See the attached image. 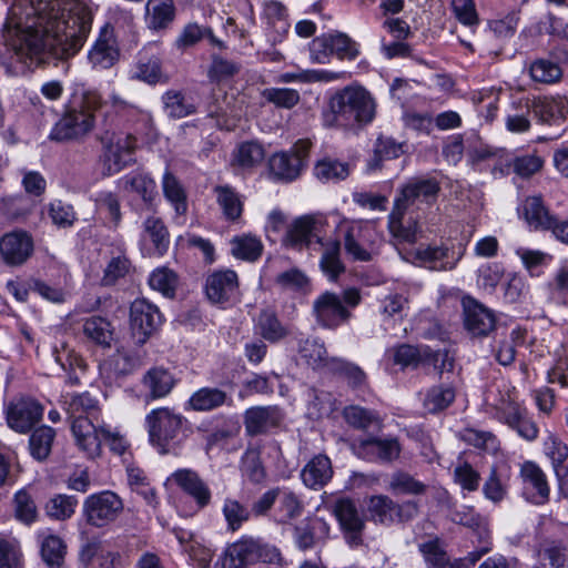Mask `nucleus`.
Here are the masks:
<instances>
[{
  "mask_svg": "<svg viewBox=\"0 0 568 568\" xmlns=\"http://www.w3.org/2000/svg\"><path fill=\"white\" fill-rule=\"evenodd\" d=\"M93 11L83 0H12L2 28L6 45L27 68L68 60L83 47Z\"/></svg>",
  "mask_w": 568,
  "mask_h": 568,
  "instance_id": "1",
  "label": "nucleus"
},
{
  "mask_svg": "<svg viewBox=\"0 0 568 568\" xmlns=\"http://www.w3.org/2000/svg\"><path fill=\"white\" fill-rule=\"evenodd\" d=\"M329 108L333 114V120H326L329 125L368 123L375 115L374 100L362 87L349 85L336 92L329 101Z\"/></svg>",
  "mask_w": 568,
  "mask_h": 568,
  "instance_id": "2",
  "label": "nucleus"
},
{
  "mask_svg": "<svg viewBox=\"0 0 568 568\" xmlns=\"http://www.w3.org/2000/svg\"><path fill=\"white\" fill-rule=\"evenodd\" d=\"M103 99L98 91L83 94L80 109L68 111L52 128L50 139L63 142L88 134L94 126V111L102 109Z\"/></svg>",
  "mask_w": 568,
  "mask_h": 568,
  "instance_id": "3",
  "label": "nucleus"
},
{
  "mask_svg": "<svg viewBox=\"0 0 568 568\" xmlns=\"http://www.w3.org/2000/svg\"><path fill=\"white\" fill-rule=\"evenodd\" d=\"M99 140L102 144L99 163L103 175L116 174L134 162L138 140L133 134H116L105 130L99 135Z\"/></svg>",
  "mask_w": 568,
  "mask_h": 568,
  "instance_id": "4",
  "label": "nucleus"
},
{
  "mask_svg": "<svg viewBox=\"0 0 568 568\" xmlns=\"http://www.w3.org/2000/svg\"><path fill=\"white\" fill-rule=\"evenodd\" d=\"M185 417L170 407L152 409L145 416L150 442L161 454L169 452V447L182 433Z\"/></svg>",
  "mask_w": 568,
  "mask_h": 568,
  "instance_id": "5",
  "label": "nucleus"
},
{
  "mask_svg": "<svg viewBox=\"0 0 568 568\" xmlns=\"http://www.w3.org/2000/svg\"><path fill=\"white\" fill-rule=\"evenodd\" d=\"M281 560L275 547L261 544L253 538H243L227 546L220 558L222 568H246L257 561L274 564Z\"/></svg>",
  "mask_w": 568,
  "mask_h": 568,
  "instance_id": "6",
  "label": "nucleus"
},
{
  "mask_svg": "<svg viewBox=\"0 0 568 568\" xmlns=\"http://www.w3.org/2000/svg\"><path fill=\"white\" fill-rule=\"evenodd\" d=\"M341 229L346 254L354 261H372L376 250L375 229L364 221H343Z\"/></svg>",
  "mask_w": 568,
  "mask_h": 568,
  "instance_id": "7",
  "label": "nucleus"
},
{
  "mask_svg": "<svg viewBox=\"0 0 568 568\" xmlns=\"http://www.w3.org/2000/svg\"><path fill=\"white\" fill-rule=\"evenodd\" d=\"M327 226L326 215L311 213L294 219L286 227L282 243L285 247L302 251L307 248L313 240L323 244L322 235Z\"/></svg>",
  "mask_w": 568,
  "mask_h": 568,
  "instance_id": "8",
  "label": "nucleus"
},
{
  "mask_svg": "<svg viewBox=\"0 0 568 568\" xmlns=\"http://www.w3.org/2000/svg\"><path fill=\"white\" fill-rule=\"evenodd\" d=\"M418 506L415 501L398 504L386 495L371 496L367 501V516L375 524L392 526L415 518Z\"/></svg>",
  "mask_w": 568,
  "mask_h": 568,
  "instance_id": "9",
  "label": "nucleus"
},
{
  "mask_svg": "<svg viewBox=\"0 0 568 568\" xmlns=\"http://www.w3.org/2000/svg\"><path fill=\"white\" fill-rule=\"evenodd\" d=\"M123 500L111 490H103L88 496L83 503V515L94 527H104L123 511Z\"/></svg>",
  "mask_w": 568,
  "mask_h": 568,
  "instance_id": "10",
  "label": "nucleus"
},
{
  "mask_svg": "<svg viewBox=\"0 0 568 568\" xmlns=\"http://www.w3.org/2000/svg\"><path fill=\"white\" fill-rule=\"evenodd\" d=\"M102 418L89 420L78 418L71 422V434L75 446L85 457L94 459L102 453V429H105Z\"/></svg>",
  "mask_w": 568,
  "mask_h": 568,
  "instance_id": "11",
  "label": "nucleus"
},
{
  "mask_svg": "<svg viewBox=\"0 0 568 568\" xmlns=\"http://www.w3.org/2000/svg\"><path fill=\"white\" fill-rule=\"evenodd\" d=\"M519 478L521 481V495L530 504L541 506L549 501L550 486L547 475L540 466L526 460L520 465Z\"/></svg>",
  "mask_w": 568,
  "mask_h": 568,
  "instance_id": "12",
  "label": "nucleus"
},
{
  "mask_svg": "<svg viewBox=\"0 0 568 568\" xmlns=\"http://www.w3.org/2000/svg\"><path fill=\"white\" fill-rule=\"evenodd\" d=\"M313 314L320 326L334 329L348 322L352 316L339 295L324 292L313 302Z\"/></svg>",
  "mask_w": 568,
  "mask_h": 568,
  "instance_id": "13",
  "label": "nucleus"
},
{
  "mask_svg": "<svg viewBox=\"0 0 568 568\" xmlns=\"http://www.w3.org/2000/svg\"><path fill=\"white\" fill-rule=\"evenodd\" d=\"M161 322L162 317L159 308L145 298H138L131 304V329L139 343H145Z\"/></svg>",
  "mask_w": 568,
  "mask_h": 568,
  "instance_id": "14",
  "label": "nucleus"
},
{
  "mask_svg": "<svg viewBox=\"0 0 568 568\" xmlns=\"http://www.w3.org/2000/svg\"><path fill=\"white\" fill-rule=\"evenodd\" d=\"M465 328L473 336H487L496 326V317L491 310L471 296L462 298Z\"/></svg>",
  "mask_w": 568,
  "mask_h": 568,
  "instance_id": "15",
  "label": "nucleus"
},
{
  "mask_svg": "<svg viewBox=\"0 0 568 568\" xmlns=\"http://www.w3.org/2000/svg\"><path fill=\"white\" fill-rule=\"evenodd\" d=\"M333 514L345 535L346 541L353 547L361 545L365 520L359 515L355 503L349 498H339L333 506Z\"/></svg>",
  "mask_w": 568,
  "mask_h": 568,
  "instance_id": "16",
  "label": "nucleus"
},
{
  "mask_svg": "<svg viewBox=\"0 0 568 568\" xmlns=\"http://www.w3.org/2000/svg\"><path fill=\"white\" fill-rule=\"evenodd\" d=\"M33 250V239L26 231H12L0 239V256L10 266L24 264L32 255Z\"/></svg>",
  "mask_w": 568,
  "mask_h": 568,
  "instance_id": "17",
  "label": "nucleus"
},
{
  "mask_svg": "<svg viewBox=\"0 0 568 568\" xmlns=\"http://www.w3.org/2000/svg\"><path fill=\"white\" fill-rule=\"evenodd\" d=\"M439 191V183L435 179H412L402 187L394 204L406 210L418 203L432 205Z\"/></svg>",
  "mask_w": 568,
  "mask_h": 568,
  "instance_id": "18",
  "label": "nucleus"
},
{
  "mask_svg": "<svg viewBox=\"0 0 568 568\" xmlns=\"http://www.w3.org/2000/svg\"><path fill=\"white\" fill-rule=\"evenodd\" d=\"M43 416V407L32 398H21L11 403L7 409L8 426L17 433L26 434Z\"/></svg>",
  "mask_w": 568,
  "mask_h": 568,
  "instance_id": "19",
  "label": "nucleus"
},
{
  "mask_svg": "<svg viewBox=\"0 0 568 568\" xmlns=\"http://www.w3.org/2000/svg\"><path fill=\"white\" fill-rule=\"evenodd\" d=\"M207 298L214 304L233 302L239 294V277L232 270H219L210 274L205 282Z\"/></svg>",
  "mask_w": 568,
  "mask_h": 568,
  "instance_id": "20",
  "label": "nucleus"
},
{
  "mask_svg": "<svg viewBox=\"0 0 568 568\" xmlns=\"http://www.w3.org/2000/svg\"><path fill=\"white\" fill-rule=\"evenodd\" d=\"M141 242L151 256H163L170 245V233L163 221L155 216H148L142 223Z\"/></svg>",
  "mask_w": 568,
  "mask_h": 568,
  "instance_id": "21",
  "label": "nucleus"
},
{
  "mask_svg": "<svg viewBox=\"0 0 568 568\" xmlns=\"http://www.w3.org/2000/svg\"><path fill=\"white\" fill-rule=\"evenodd\" d=\"M356 450L366 460L389 463L399 457L400 445L396 438H369L361 440Z\"/></svg>",
  "mask_w": 568,
  "mask_h": 568,
  "instance_id": "22",
  "label": "nucleus"
},
{
  "mask_svg": "<svg viewBox=\"0 0 568 568\" xmlns=\"http://www.w3.org/2000/svg\"><path fill=\"white\" fill-rule=\"evenodd\" d=\"M171 479L195 501L200 509L211 503L212 494L209 486L194 470L178 469L171 475Z\"/></svg>",
  "mask_w": 568,
  "mask_h": 568,
  "instance_id": "23",
  "label": "nucleus"
},
{
  "mask_svg": "<svg viewBox=\"0 0 568 568\" xmlns=\"http://www.w3.org/2000/svg\"><path fill=\"white\" fill-rule=\"evenodd\" d=\"M520 215L528 226L535 231H551L557 217L545 205L541 195H531L525 199Z\"/></svg>",
  "mask_w": 568,
  "mask_h": 568,
  "instance_id": "24",
  "label": "nucleus"
},
{
  "mask_svg": "<svg viewBox=\"0 0 568 568\" xmlns=\"http://www.w3.org/2000/svg\"><path fill=\"white\" fill-rule=\"evenodd\" d=\"M120 57V51L112 30H101L92 49L89 52V61L94 68L109 69Z\"/></svg>",
  "mask_w": 568,
  "mask_h": 568,
  "instance_id": "25",
  "label": "nucleus"
},
{
  "mask_svg": "<svg viewBox=\"0 0 568 568\" xmlns=\"http://www.w3.org/2000/svg\"><path fill=\"white\" fill-rule=\"evenodd\" d=\"M406 209L394 207L388 215V231L396 244H414L417 242L422 233L420 224L416 219H408L404 222Z\"/></svg>",
  "mask_w": 568,
  "mask_h": 568,
  "instance_id": "26",
  "label": "nucleus"
},
{
  "mask_svg": "<svg viewBox=\"0 0 568 568\" xmlns=\"http://www.w3.org/2000/svg\"><path fill=\"white\" fill-rule=\"evenodd\" d=\"M282 419L276 406H256L248 408L244 414L245 430L248 435L266 433L276 427Z\"/></svg>",
  "mask_w": 568,
  "mask_h": 568,
  "instance_id": "27",
  "label": "nucleus"
},
{
  "mask_svg": "<svg viewBox=\"0 0 568 568\" xmlns=\"http://www.w3.org/2000/svg\"><path fill=\"white\" fill-rule=\"evenodd\" d=\"M510 466L506 463L495 464L483 485L484 496L494 504L501 503L508 495Z\"/></svg>",
  "mask_w": 568,
  "mask_h": 568,
  "instance_id": "28",
  "label": "nucleus"
},
{
  "mask_svg": "<svg viewBox=\"0 0 568 568\" xmlns=\"http://www.w3.org/2000/svg\"><path fill=\"white\" fill-rule=\"evenodd\" d=\"M331 459L323 454L314 456L302 469L303 484L312 489L323 488L333 477Z\"/></svg>",
  "mask_w": 568,
  "mask_h": 568,
  "instance_id": "29",
  "label": "nucleus"
},
{
  "mask_svg": "<svg viewBox=\"0 0 568 568\" xmlns=\"http://www.w3.org/2000/svg\"><path fill=\"white\" fill-rule=\"evenodd\" d=\"M176 9L173 0H148L145 24L150 30H166L174 21Z\"/></svg>",
  "mask_w": 568,
  "mask_h": 568,
  "instance_id": "30",
  "label": "nucleus"
},
{
  "mask_svg": "<svg viewBox=\"0 0 568 568\" xmlns=\"http://www.w3.org/2000/svg\"><path fill=\"white\" fill-rule=\"evenodd\" d=\"M412 256L420 266L433 271H452L457 264L456 261L448 260L449 248L446 246L418 247L412 253Z\"/></svg>",
  "mask_w": 568,
  "mask_h": 568,
  "instance_id": "31",
  "label": "nucleus"
},
{
  "mask_svg": "<svg viewBox=\"0 0 568 568\" xmlns=\"http://www.w3.org/2000/svg\"><path fill=\"white\" fill-rule=\"evenodd\" d=\"M64 404L71 422L78 418H88L89 420L101 418L99 402L88 392L68 394Z\"/></svg>",
  "mask_w": 568,
  "mask_h": 568,
  "instance_id": "32",
  "label": "nucleus"
},
{
  "mask_svg": "<svg viewBox=\"0 0 568 568\" xmlns=\"http://www.w3.org/2000/svg\"><path fill=\"white\" fill-rule=\"evenodd\" d=\"M313 174L322 183H338L351 174L347 162L325 155L315 162Z\"/></svg>",
  "mask_w": 568,
  "mask_h": 568,
  "instance_id": "33",
  "label": "nucleus"
},
{
  "mask_svg": "<svg viewBox=\"0 0 568 568\" xmlns=\"http://www.w3.org/2000/svg\"><path fill=\"white\" fill-rule=\"evenodd\" d=\"M142 384L148 389L149 399H159L171 393L175 381L168 369L153 367L144 374Z\"/></svg>",
  "mask_w": 568,
  "mask_h": 568,
  "instance_id": "34",
  "label": "nucleus"
},
{
  "mask_svg": "<svg viewBox=\"0 0 568 568\" xmlns=\"http://www.w3.org/2000/svg\"><path fill=\"white\" fill-rule=\"evenodd\" d=\"M268 166L273 178L282 182L296 180L304 169L298 158H292V154L287 152L273 154L268 161Z\"/></svg>",
  "mask_w": 568,
  "mask_h": 568,
  "instance_id": "35",
  "label": "nucleus"
},
{
  "mask_svg": "<svg viewBox=\"0 0 568 568\" xmlns=\"http://www.w3.org/2000/svg\"><path fill=\"white\" fill-rule=\"evenodd\" d=\"M528 74L535 83L552 85L561 81L564 71L559 63L548 58H539L530 62Z\"/></svg>",
  "mask_w": 568,
  "mask_h": 568,
  "instance_id": "36",
  "label": "nucleus"
},
{
  "mask_svg": "<svg viewBox=\"0 0 568 568\" xmlns=\"http://www.w3.org/2000/svg\"><path fill=\"white\" fill-rule=\"evenodd\" d=\"M126 192L139 195L148 206H153L158 196L156 183L148 174L134 173L125 175L122 180Z\"/></svg>",
  "mask_w": 568,
  "mask_h": 568,
  "instance_id": "37",
  "label": "nucleus"
},
{
  "mask_svg": "<svg viewBox=\"0 0 568 568\" xmlns=\"http://www.w3.org/2000/svg\"><path fill=\"white\" fill-rule=\"evenodd\" d=\"M227 395L216 387H203L192 394L189 399L190 407L195 412H209L223 406Z\"/></svg>",
  "mask_w": 568,
  "mask_h": 568,
  "instance_id": "38",
  "label": "nucleus"
},
{
  "mask_svg": "<svg viewBox=\"0 0 568 568\" xmlns=\"http://www.w3.org/2000/svg\"><path fill=\"white\" fill-rule=\"evenodd\" d=\"M54 428L42 425L36 428L29 438V450L31 456L37 460H45L52 449L55 439Z\"/></svg>",
  "mask_w": 568,
  "mask_h": 568,
  "instance_id": "39",
  "label": "nucleus"
},
{
  "mask_svg": "<svg viewBox=\"0 0 568 568\" xmlns=\"http://www.w3.org/2000/svg\"><path fill=\"white\" fill-rule=\"evenodd\" d=\"M322 245L324 250L320 261L321 270L328 280L335 281L345 272V265L341 260V243L338 241H329Z\"/></svg>",
  "mask_w": 568,
  "mask_h": 568,
  "instance_id": "40",
  "label": "nucleus"
},
{
  "mask_svg": "<svg viewBox=\"0 0 568 568\" xmlns=\"http://www.w3.org/2000/svg\"><path fill=\"white\" fill-rule=\"evenodd\" d=\"M39 541L43 561L51 568L60 567L65 554L63 540L59 536L41 532L39 534Z\"/></svg>",
  "mask_w": 568,
  "mask_h": 568,
  "instance_id": "41",
  "label": "nucleus"
},
{
  "mask_svg": "<svg viewBox=\"0 0 568 568\" xmlns=\"http://www.w3.org/2000/svg\"><path fill=\"white\" fill-rule=\"evenodd\" d=\"M136 78L149 83L166 82L168 77L162 72V60L156 54L142 52L136 64Z\"/></svg>",
  "mask_w": 568,
  "mask_h": 568,
  "instance_id": "42",
  "label": "nucleus"
},
{
  "mask_svg": "<svg viewBox=\"0 0 568 568\" xmlns=\"http://www.w3.org/2000/svg\"><path fill=\"white\" fill-rule=\"evenodd\" d=\"M164 111L170 118L182 119L196 112L195 104L181 91L169 90L162 95Z\"/></svg>",
  "mask_w": 568,
  "mask_h": 568,
  "instance_id": "43",
  "label": "nucleus"
},
{
  "mask_svg": "<svg viewBox=\"0 0 568 568\" xmlns=\"http://www.w3.org/2000/svg\"><path fill=\"white\" fill-rule=\"evenodd\" d=\"M162 190L175 212L180 215L185 214L187 211L186 193L180 181L170 171H165L163 175Z\"/></svg>",
  "mask_w": 568,
  "mask_h": 568,
  "instance_id": "44",
  "label": "nucleus"
},
{
  "mask_svg": "<svg viewBox=\"0 0 568 568\" xmlns=\"http://www.w3.org/2000/svg\"><path fill=\"white\" fill-rule=\"evenodd\" d=\"M83 334L93 343L110 347L113 338L111 324L101 316H92L83 323Z\"/></svg>",
  "mask_w": 568,
  "mask_h": 568,
  "instance_id": "45",
  "label": "nucleus"
},
{
  "mask_svg": "<svg viewBox=\"0 0 568 568\" xmlns=\"http://www.w3.org/2000/svg\"><path fill=\"white\" fill-rule=\"evenodd\" d=\"M452 386L436 385L430 387L424 398V408L432 414L446 409L455 400Z\"/></svg>",
  "mask_w": 568,
  "mask_h": 568,
  "instance_id": "46",
  "label": "nucleus"
},
{
  "mask_svg": "<svg viewBox=\"0 0 568 568\" xmlns=\"http://www.w3.org/2000/svg\"><path fill=\"white\" fill-rule=\"evenodd\" d=\"M334 55L338 60L354 61L359 55V45L348 34L339 31L327 32Z\"/></svg>",
  "mask_w": 568,
  "mask_h": 568,
  "instance_id": "47",
  "label": "nucleus"
},
{
  "mask_svg": "<svg viewBox=\"0 0 568 568\" xmlns=\"http://www.w3.org/2000/svg\"><path fill=\"white\" fill-rule=\"evenodd\" d=\"M217 203L227 220H237L243 211V204L239 194L230 186H216L214 189Z\"/></svg>",
  "mask_w": 568,
  "mask_h": 568,
  "instance_id": "48",
  "label": "nucleus"
},
{
  "mask_svg": "<svg viewBox=\"0 0 568 568\" xmlns=\"http://www.w3.org/2000/svg\"><path fill=\"white\" fill-rule=\"evenodd\" d=\"M222 513L231 531H237L244 523L251 517V510L239 500L226 498L224 500Z\"/></svg>",
  "mask_w": 568,
  "mask_h": 568,
  "instance_id": "49",
  "label": "nucleus"
},
{
  "mask_svg": "<svg viewBox=\"0 0 568 568\" xmlns=\"http://www.w3.org/2000/svg\"><path fill=\"white\" fill-rule=\"evenodd\" d=\"M231 245L232 254L235 257L251 262L257 260L263 250L261 241L251 235L234 237Z\"/></svg>",
  "mask_w": 568,
  "mask_h": 568,
  "instance_id": "50",
  "label": "nucleus"
},
{
  "mask_svg": "<svg viewBox=\"0 0 568 568\" xmlns=\"http://www.w3.org/2000/svg\"><path fill=\"white\" fill-rule=\"evenodd\" d=\"M301 357L313 368H320L327 364V352L318 338H306L298 348Z\"/></svg>",
  "mask_w": 568,
  "mask_h": 568,
  "instance_id": "51",
  "label": "nucleus"
},
{
  "mask_svg": "<svg viewBox=\"0 0 568 568\" xmlns=\"http://www.w3.org/2000/svg\"><path fill=\"white\" fill-rule=\"evenodd\" d=\"M149 284L164 296L173 297L178 287V275L168 267H159L151 273Z\"/></svg>",
  "mask_w": 568,
  "mask_h": 568,
  "instance_id": "52",
  "label": "nucleus"
},
{
  "mask_svg": "<svg viewBox=\"0 0 568 568\" xmlns=\"http://www.w3.org/2000/svg\"><path fill=\"white\" fill-rule=\"evenodd\" d=\"M344 417L349 425L359 429H367L372 426L378 427L381 425L379 418L374 412L359 406L346 407L344 409Z\"/></svg>",
  "mask_w": 568,
  "mask_h": 568,
  "instance_id": "53",
  "label": "nucleus"
},
{
  "mask_svg": "<svg viewBox=\"0 0 568 568\" xmlns=\"http://www.w3.org/2000/svg\"><path fill=\"white\" fill-rule=\"evenodd\" d=\"M262 336L268 342H277L287 335L286 328L281 324L274 313L265 311L258 317Z\"/></svg>",
  "mask_w": 568,
  "mask_h": 568,
  "instance_id": "54",
  "label": "nucleus"
},
{
  "mask_svg": "<svg viewBox=\"0 0 568 568\" xmlns=\"http://www.w3.org/2000/svg\"><path fill=\"white\" fill-rule=\"evenodd\" d=\"M75 505L74 497L58 495L47 503L45 513L51 518L64 520L74 514Z\"/></svg>",
  "mask_w": 568,
  "mask_h": 568,
  "instance_id": "55",
  "label": "nucleus"
},
{
  "mask_svg": "<svg viewBox=\"0 0 568 568\" xmlns=\"http://www.w3.org/2000/svg\"><path fill=\"white\" fill-rule=\"evenodd\" d=\"M14 511L16 517L26 525L37 520V506L27 490L21 489L14 495Z\"/></svg>",
  "mask_w": 568,
  "mask_h": 568,
  "instance_id": "56",
  "label": "nucleus"
},
{
  "mask_svg": "<svg viewBox=\"0 0 568 568\" xmlns=\"http://www.w3.org/2000/svg\"><path fill=\"white\" fill-rule=\"evenodd\" d=\"M545 568H568V549L561 544L551 542L540 551Z\"/></svg>",
  "mask_w": 568,
  "mask_h": 568,
  "instance_id": "57",
  "label": "nucleus"
},
{
  "mask_svg": "<svg viewBox=\"0 0 568 568\" xmlns=\"http://www.w3.org/2000/svg\"><path fill=\"white\" fill-rule=\"evenodd\" d=\"M514 112L507 114L505 119L506 129L513 133H525L530 129V120L524 108V100L514 102L511 104Z\"/></svg>",
  "mask_w": 568,
  "mask_h": 568,
  "instance_id": "58",
  "label": "nucleus"
},
{
  "mask_svg": "<svg viewBox=\"0 0 568 568\" xmlns=\"http://www.w3.org/2000/svg\"><path fill=\"white\" fill-rule=\"evenodd\" d=\"M49 216L58 227H70L77 221L73 206L61 200H54L49 204Z\"/></svg>",
  "mask_w": 568,
  "mask_h": 568,
  "instance_id": "59",
  "label": "nucleus"
},
{
  "mask_svg": "<svg viewBox=\"0 0 568 568\" xmlns=\"http://www.w3.org/2000/svg\"><path fill=\"white\" fill-rule=\"evenodd\" d=\"M454 479L464 490L476 491L480 474L467 462L459 463L454 469Z\"/></svg>",
  "mask_w": 568,
  "mask_h": 568,
  "instance_id": "60",
  "label": "nucleus"
},
{
  "mask_svg": "<svg viewBox=\"0 0 568 568\" xmlns=\"http://www.w3.org/2000/svg\"><path fill=\"white\" fill-rule=\"evenodd\" d=\"M389 488L400 494L420 495L425 493L426 485L416 480L407 473L398 471L393 475Z\"/></svg>",
  "mask_w": 568,
  "mask_h": 568,
  "instance_id": "61",
  "label": "nucleus"
},
{
  "mask_svg": "<svg viewBox=\"0 0 568 568\" xmlns=\"http://www.w3.org/2000/svg\"><path fill=\"white\" fill-rule=\"evenodd\" d=\"M264 159V150L256 142L242 143L235 154L236 163L242 168H252L262 162Z\"/></svg>",
  "mask_w": 568,
  "mask_h": 568,
  "instance_id": "62",
  "label": "nucleus"
},
{
  "mask_svg": "<svg viewBox=\"0 0 568 568\" xmlns=\"http://www.w3.org/2000/svg\"><path fill=\"white\" fill-rule=\"evenodd\" d=\"M310 59L313 63L327 64L334 55L328 33L315 37L308 44Z\"/></svg>",
  "mask_w": 568,
  "mask_h": 568,
  "instance_id": "63",
  "label": "nucleus"
},
{
  "mask_svg": "<svg viewBox=\"0 0 568 568\" xmlns=\"http://www.w3.org/2000/svg\"><path fill=\"white\" fill-rule=\"evenodd\" d=\"M544 452L551 460L554 469L564 465L568 457V446L556 435L549 434L544 440Z\"/></svg>",
  "mask_w": 568,
  "mask_h": 568,
  "instance_id": "64",
  "label": "nucleus"
}]
</instances>
